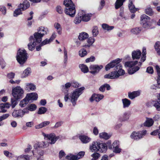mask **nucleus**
Segmentation results:
<instances>
[{
  "mask_svg": "<svg viewBox=\"0 0 160 160\" xmlns=\"http://www.w3.org/2000/svg\"><path fill=\"white\" fill-rule=\"evenodd\" d=\"M30 6V4L29 2L27 0H24L22 3H21L19 5V8H21L22 10H24Z\"/></svg>",
  "mask_w": 160,
  "mask_h": 160,
  "instance_id": "obj_19",
  "label": "nucleus"
},
{
  "mask_svg": "<svg viewBox=\"0 0 160 160\" xmlns=\"http://www.w3.org/2000/svg\"><path fill=\"white\" fill-rule=\"evenodd\" d=\"M50 123V122L48 121H44L41 123L35 126V128L36 129L41 128L48 125Z\"/></svg>",
  "mask_w": 160,
  "mask_h": 160,
  "instance_id": "obj_32",
  "label": "nucleus"
},
{
  "mask_svg": "<svg viewBox=\"0 0 160 160\" xmlns=\"http://www.w3.org/2000/svg\"><path fill=\"white\" fill-rule=\"evenodd\" d=\"M24 91L20 86H17L12 88V95L15 99L18 100L22 98Z\"/></svg>",
  "mask_w": 160,
  "mask_h": 160,
  "instance_id": "obj_4",
  "label": "nucleus"
},
{
  "mask_svg": "<svg viewBox=\"0 0 160 160\" xmlns=\"http://www.w3.org/2000/svg\"><path fill=\"white\" fill-rule=\"evenodd\" d=\"M154 123V121L152 119L149 118H147L146 121L144 123L145 126L149 127L152 126Z\"/></svg>",
  "mask_w": 160,
  "mask_h": 160,
  "instance_id": "obj_28",
  "label": "nucleus"
},
{
  "mask_svg": "<svg viewBox=\"0 0 160 160\" xmlns=\"http://www.w3.org/2000/svg\"><path fill=\"white\" fill-rule=\"evenodd\" d=\"M6 64V62L3 59H0V65L2 69H3L5 68Z\"/></svg>",
  "mask_w": 160,
  "mask_h": 160,
  "instance_id": "obj_63",
  "label": "nucleus"
},
{
  "mask_svg": "<svg viewBox=\"0 0 160 160\" xmlns=\"http://www.w3.org/2000/svg\"><path fill=\"white\" fill-rule=\"evenodd\" d=\"M150 18L145 14H142L140 17V20L143 28L148 29L152 26V23L150 21Z\"/></svg>",
  "mask_w": 160,
  "mask_h": 160,
  "instance_id": "obj_5",
  "label": "nucleus"
},
{
  "mask_svg": "<svg viewBox=\"0 0 160 160\" xmlns=\"http://www.w3.org/2000/svg\"><path fill=\"white\" fill-rule=\"evenodd\" d=\"M29 102L30 100H35L37 99L38 95L37 93L32 92L27 94L25 97Z\"/></svg>",
  "mask_w": 160,
  "mask_h": 160,
  "instance_id": "obj_15",
  "label": "nucleus"
},
{
  "mask_svg": "<svg viewBox=\"0 0 160 160\" xmlns=\"http://www.w3.org/2000/svg\"><path fill=\"white\" fill-rule=\"evenodd\" d=\"M140 62H138L137 61H128L126 62L124 64L125 67L132 68L128 69V72L130 74H132L138 71L142 65Z\"/></svg>",
  "mask_w": 160,
  "mask_h": 160,
  "instance_id": "obj_2",
  "label": "nucleus"
},
{
  "mask_svg": "<svg viewBox=\"0 0 160 160\" xmlns=\"http://www.w3.org/2000/svg\"><path fill=\"white\" fill-rule=\"evenodd\" d=\"M66 158L69 160H78L79 159L77 155H73L72 154H70L66 156Z\"/></svg>",
  "mask_w": 160,
  "mask_h": 160,
  "instance_id": "obj_44",
  "label": "nucleus"
},
{
  "mask_svg": "<svg viewBox=\"0 0 160 160\" xmlns=\"http://www.w3.org/2000/svg\"><path fill=\"white\" fill-rule=\"evenodd\" d=\"M128 7L130 11L131 12L134 13L138 10V9L136 8L132 4V1L131 0L129 1Z\"/></svg>",
  "mask_w": 160,
  "mask_h": 160,
  "instance_id": "obj_31",
  "label": "nucleus"
},
{
  "mask_svg": "<svg viewBox=\"0 0 160 160\" xmlns=\"http://www.w3.org/2000/svg\"><path fill=\"white\" fill-rule=\"evenodd\" d=\"M0 11L3 15H5L6 12V9L5 7L3 6H0Z\"/></svg>",
  "mask_w": 160,
  "mask_h": 160,
  "instance_id": "obj_62",
  "label": "nucleus"
},
{
  "mask_svg": "<svg viewBox=\"0 0 160 160\" xmlns=\"http://www.w3.org/2000/svg\"><path fill=\"white\" fill-rule=\"evenodd\" d=\"M99 136L101 139L107 140L110 138L111 135L106 132H102L99 133Z\"/></svg>",
  "mask_w": 160,
  "mask_h": 160,
  "instance_id": "obj_29",
  "label": "nucleus"
},
{
  "mask_svg": "<svg viewBox=\"0 0 160 160\" xmlns=\"http://www.w3.org/2000/svg\"><path fill=\"white\" fill-rule=\"evenodd\" d=\"M40 33L38 32H35L34 34V37H33V41H35L38 43H39L41 42L42 40V38L43 37Z\"/></svg>",
  "mask_w": 160,
  "mask_h": 160,
  "instance_id": "obj_17",
  "label": "nucleus"
},
{
  "mask_svg": "<svg viewBox=\"0 0 160 160\" xmlns=\"http://www.w3.org/2000/svg\"><path fill=\"white\" fill-rule=\"evenodd\" d=\"M51 42L50 40L49 39H48L47 38L43 41L41 43V46H43L45 45L46 44L49 43Z\"/></svg>",
  "mask_w": 160,
  "mask_h": 160,
  "instance_id": "obj_60",
  "label": "nucleus"
},
{
  "mask_svg": "<svg viewBox=\"0 0 160 160\" xmlns=\"http://www.w3.org/2000/svg\"><path fill=\"white\" fill-rule=\"evenodd\" d=\"M121 60L119 58H117L113 60L109 63L108 64L105 66V70L107 71L109 70L111 68H112L114 67H116L118 65H119V63L121 62Z\"/></svg>",
  "mask_w": 160,
  "mask_h": 160,
  "instance_id": "obj_9",
  "label": "nucleus"
},
{
  "mask_svg": "<svg viewBox=\"0 0 160 160\" xmlns=\"http://www.w3.org/2000/svg\"><path fill=\"white\" fill-rule=\"evenodd\" d=\"M145 12L146 14L150 16L152 15L153 14V12L150 7L147 8L145 9Z\"/></svg>",
  "mask_w": 160,
  "mask_h": 160,
  "instance_id": "obj_55",
  "label": "nucleus"
},
{
  "mask_svg": "<svg viewBox=\"0 0 160 160\" xmlns=\"http://www.w3.org/2000/svg\"><path fill=\"white\" fill-rule=\"evenodd\" d=\"M79 68L81 71L84 73H87L89 71L88 68L85 65L83 64L80 65Z\"/></svg>",
  "mask_w": 160,
  "mask_h": 160,
  "instance_id": "obj_45",
  "label": "nucleus"
},
{
  "mask_svg": "<svg viewBox=\"0 0 160 160\" xmlns=\"http://www.w3.org/2000/svg\"><path fill=\"white\" fill-rule=\"evenodd\" d=\"M92 157V160H97L100 157V154L98 153H94L91 155Z\"/></svg>",
  "mask_w": 160,
  "mask_h": 160,
  "instance_id": "obj_58",
  "label": "nucleus"
},
{
  "mask_svg": "<svg viewBox=\"0 0 160 160\" xmlns=\"http://www.w3.org/2000/svg\"><path fill=\"white\" fill-rule=\"evenodd\" d=\"M11 106V104L9 102L6 103H2L0 104V108L1 111L0 112H6L7 110L4 109V108H9Z\"/></svg>",
  "mask_w": 160,
  "mask_h": 160,
  "instance_id": "obj_20",
  "label": "nucleus"
},
{
  "mask_svg": "<svg viewBox=\"0 0 160 160\" xmlns=\"http://www.w3.org/2000/svg\"><path fill=\"white\" fill-rule=\"evenodd\" d=\"M63 4L65 6V8L75 6V5L71 0H64Z\"/></svg>",
  "mask_w": 160,
  "mask_h": 160,
  "instance_id": "obj_38",
  "label": "nucleus"
},
{
  "mask_svg": "<svg viewBox=\"0 0 160 160\" xmlns=\"http://www.w3.org/2000/svg\"><path fill=\"white\" fill-rule=\"evenodd\" d=\"M129 114L127 112H125L119 119L121 121H125L128 120L129 117Z\"/></svg>",
  "mask_w": 160,
  "mask_h": 160,
  "instance_id": "obj_34",
  "label": "nucleus"
},
{
  "mask_svg": "<svg viewBox=\"0 0 160 160\" xmlns=\"http://www.w3.org/2000/svg\"><path fill=\"white\" fill-rule=\"evenodd\" d=\"M22 10L21 8H19L16 9L14 11L13 16L14 17H17L18 15L22 14Z\"/></svg>",
  "mask_w": 160,
  "mask_h": 160,
  "instance_id": "obj_57",
  "label": "nucleus"
},
{
  "mask_svg": "<svg viewBox=\"0 0 160 160\" xmlns=\"http://www.w3.org/2000/svg\"><path fill=\"white\" fill-rule=\"evenodd\" d=\"M31 70L30 68H28L25 69L22 74V77L25 78L28 76L31 73Z\"/></svg>",
  "mask_w": 160,
  "mask_h": 160,
  "instance_id": "obj_30",
  "label": "nucleus"
},
{
  "mask_svg": "<svg viewBox=\"0 0 160 160\" xmlns=\"http://www.w3.org/2000/svg\"><path fill=\"white\" fill-rule=\"evenodd\" d=\"M28 113L29 112L27 109L24 108L23 110L20 109L14 110L12 113V115L15 118L22 117L25 114Z\"/></svg>",
  "mask_w": 160,
  "mask_h": 160,
  "instance_id": "obj_8",
  "label": "nucleus"
},
{
  "mask_svg": "<svg viewBox=\"0 0 160 160\" xmlns=\"http://www.w3.org/2000/svg\"><path fill=\"white\" fill-rule=\"evenodd\" d=\"M27 58V53L25 49L21 48L18 50L16 55V59L20 64L22 65L24 64L26 61Z\"/></svg>",
  "mask_w": 160,
  "mask_h": 160,
  "instance_id": "obj_3",
  "label": "nucleus"
},
{
  "mask_svg": "<svg viewBox=\"0 0 160 160\" xmlns=\"http://www.w3.org/2000/svg\"><path fill=\"white\" fill-rule=\"evenodd\" d=\"M98 151L103 152H105L107 149V145L105 143H99Z\"/></svg>",
  "mask_w": 160,
  "mask_h": 160,
  "instance_id": "obj_25",
  "label": "nucleus"
},
{
  "mask_svg": "<svg viewBox=\"0 0 160 160\" xmlns=\"http://www.w3.org/2000/svg\"><path fill=\"white\" fill-rule=\"evenodd\" d=\"M88 37L89 35L87 33L83 32L80 33L78 39L80 41H83L86 39Z\"/></svg>",
  "mask_w": 160,
  "mask_h": 160,
  "instance_id": "obj_33",
  "label": "nucleus"
},
{
  "mask_svg": "<svg viewBox=\"0 0 160 160\" xmlns=\"http://www.w3.org/2000/svg\"><path fill=\"white\" fill-rule=\"evenodd\" d=\"M125 0H117L115 3V8L118 9L122 5L123 2Z\"/></svg>",
  "mask_w": 160,
  "mask_h": 160,
  "instance_id": "obj_43",
  "label": "nucleus"
},
{
  "mask_svg": "<svg viewBox=\"0 0 160 160\" xmlns=\"http://www.w3.org/2000/svg\"><path fill=\"white\" fill-rule=\"evenodd\" d=\"M103 98L104 96L103 95L94 94L92 95L89 98V100L91 102H92L94 101L98 102L102 99Z\"/></svg>",
  "mask_w": 160,
  "mask_h": 160,
  "instance_id": "obj_12",
  "label": "nucleus"
},
{
  "mask_svg": "<svg viewBox=\"0 0 160 160\" xmlns=\"http://www.w3.org/2000/svg\"><path fill=\"white\" fill-rule=\"evenodd\" d=\"M37 108L36 105L34 104H31L29 105L28 108H26L28 110V111L29 112V111H35Z\"/></svg>",
  "mask_w": 160,
  "mask_h": 160,
  "instance_id": "obj_51",
  "label": "nucleus"
},
{
  "mask_svg": "<svg viewBox=\"0 0 160 160\" xmlns=\"http://www.w3.org/2000/svg\"><path fill=\"white\" fill-rule=\"evenodd\" d=\"M119 77L117 71H115L111 72L108 74H106L104 76L105 78L113 79L117 78Z\"/></svg>",
  "mask_w": 160,
  "mask_h": 160,
  "instance_id": "obj_14",
  "label": "nucleus"
},
{
  "mask_svg": "<svg viewBox=\"0 0 160 160\" xmlns=\"http://www.w3.org/2000/svg\"><path fill=\"white\" fill-rule=\"evenodd\" d=\"M28 100L25 98L20 102L19 105L20 107L22 108L24 107L28 103Z\"/></svg>",
  "mask_w": 160,
  "mask_h": 160,
  "instance_id": "obj_49",
  "label": "nucleus"
},
{
  "mask_svg": "<svg viewBox=\"0 0 160 160\" xmlns=\"http://www.w3.org/2000/svg\"><path fill=\"white\" fill-rule=\"evenodd\" d=\"M42 134L45 138H47V142L51 144H54L59 138V137L56 136L54 133L46 134L43 132Z\"/></svg>",
  "mask_w": 160,
  "mask_h": 160,
  "instance_id": "obj_6",
  "label": "nucleus"
},
{
  "mask_svg": "<svg viewBox=\"0 0 160 160\" xmlns=\"http://www.w3.org/2000/svg\"><path fill=\"white\" fill-rule=\"evenodd\" d=\"M50 144L48 142H42L40 144V147L43 148H47L49 146Z\"/></svg>",
  "mask_w": 160,
  "mask_h": 160,
  "instance_id": "obj_59",
  "label": "nucleus"
},
{
  "mask_svg": "<svg viewBox=\"0 0 160 160\" xmlns=\"http://www.w3.org/2000/svg\"><path fill=\"white\" fill-rule=\"evenodd\" d=\"M33 36H31L30 37V42L28 44V46L29 49L32 51L34 49L35 47L38 43L33 41Z\"/></svg>",
  "mask_w": 160,
  "mask_h": 160,
  "instance_id": "obj_16",
  "label": "nucleus"
},
{
  "mask_svg": "<svg viewBox=\"0 0 160 160\" xmlns=\"http://www.w3.org/2000/svg\"><path fill=\"white\" fill-rule=\"evenodd\" d=\"M17 100L14 99V98H12L11 99V106L12 108H14L16 106L17 104Z\"/></svg>",
  "mask_w": 160,
  "mask_h": 160,
  "instance_id": "obj_56",
  "label": "nucleus"
},
{
  "mask_svg": "<svg viewBox=\"0 0 160 160\" xmlns=\"http://www.w3.org/2000/svg\"><path fill=\"white\" fill-rule=\"evenodd\" d=\"M47 108L43 107H42L39 108L37 113L38 114H45L47 111Z\"/></svg>",
  "mask_w": 160,
  "mask_h": 160,
  "instance_id": "obj_46",
  "label": "nucleus"
},
{
  "mask_svg": "<svg viewBox=\"0 0 160 160\" xmlns=\"http://www.w3.org/2000/svg\"><path fill=\"white\" fill-rule=\"evenodd\" d=\"M72 86L74 88H78L79 86L78 83L76 81H73L71 82Z\"/></svg>",
  "mask_w": 160,
  "mask_h": 160,
  "instance_id": "obj_64",
  "label": "nucleus"
},
{
  "mask_svg": "<svg viewBox=\"0 0 160 160\" xmlns=\"http://www.w3.org/2000/svg\"><path fill=\"white\" fill-rule=\"evenodd\" d=\"M122 67L121 65V64L118 65L117 66H116L115 70L116 71L118 70L117 71V72L118 73V75L119 77L120 76H122L125 73V72L124 70L122 69Z\"/></svg>",
  "mask_w": 160,
  "mask_h": 160,
  "instance_id": "obj_24",
  "label": "nucleus"
},
{
  "mask_svg": "<svg viewBox=\"0 0 160 160\" xmlns=\"http://www.w3.org/2000/svg\"><path fill=\"white\" fill-rule=\"evenodd\" d=\"M32 158L31 156L28 155H22L19 156L17 160H30Z\"/></svg>",
  "mask_w": 160,
  "mask_h": 160,
  "instance_id": "obj_37",
  "label": "nucleus"
},
{
  "mask_svg": "<svg viewBox=\"0 0 160 160\" xmlns=\"http://www.w3.org/2000/svg\"><path fill=\"white\" fill-rule=\"evenodd\" d=\"M63 52L64 54V62L65 63H67L68 61V52L67 49L65 47H64L63 48Z\"/></svg>",
  "mask_w": 160,
  "mask_h": 160,
  "instance_id": "obj_53",
  "label": "nucleus"
},
{
  "mask_svg": "<svg viewBox=\"0 0 160 160\" xmlns=\"http://www.w3.org/2000/svg\"><path fill=\"white\" fill-rule=\"evenodd\" d=\"M92 32L93 37H96L99 33V30L97 26L93 27Z\"/></svg>",
  "mask_w": 160,
  "mask_h": 160,
  "instance_id": "obj_47",
  "label": "nucleus"
},
{
  "mask_svg": "<svg viewBox=\"0 0 160 160\" xmlns=\"http://www.w3.org/2000/svg\"><path fill=\"white\" fill-rule=\"evenodd\" d=\"M103 68V66L102 65H91L89 67V72L92 75H95L98 73Z\"/></svg>",
  "mask_w": 160,
  "mask_h": 160,
  "instance_id": "obj_7",
  "label": "nucleus"
},
{
  "mask_svg": "<svg viewBox=\"0 0 160 160\" xmlns=\"http://www.w3.org/2000/svg\"><path fill=\"white\" fill-rule=\"evenodd\" d=\"M54 27L56 29L57 32L59 34H61L62 33V28L61 25L57 22H56L54 24Z\"/></svg>",
  "mask_w": 160,
  "mask_h": 160,
  "instance_id": "obj_36",
  "label": "nucleus"
},
{
  "mask_svg": "<svg viewBox=\"0 0 160 160\" xmlns=\"http://www.w3.org/2000/svg\"><path fill=\"white\" fill-rule=\"evenodd\" d=\"M99 142H93L89 146V149L92 152H97L98 151Z\"/></svg>",
  "mask_w": 160,
  "mask_h": 160,
  "instance_id": "obj_13",
  "label": "nucleus"
},
{
  "mask_svg": "<svg viewBox=\"0 0 160 160\" xmlns=\"http://www.w3.org/2000/svg\"><path fill=\"white\" fill-rule=\"evenodd\" d=\"M153 106L156 108V110L158 111H160V101H153Z\"/></svg>",
  "mask_w": 160,
  "mask_h": 160,
  "instance_id": "obj_50",
  "label": "nucleus"
},
{
  "mask_svg": "<svg viewBox=\"0 0 160 160\" xmlns=\"http://www.w3.org/2000/svg\"><path fill=\"white\" fill-rule=\"evenodd\" d=\"M79 138L83 143H87L91 140V138L86 135H80L79 137Z\"/></svg>",
  "mask_w": 160,
  "mask_h": 160,
  "instance_id": "obj_18",
  "label": "nucleus"
},
{
  "mask_svg": "<svg viewBox=\"0 0 160 160\" xmlns=\"http://www.w3.org/2000/svg\"><path fill=\"white\" fill-rule=\"evenodd\" d=\"M102 26L103 29L107 31H110L114 28V26H109L108 24L105 23L102 24Z\"/></svg>",
  "mask_w": 160,
  "mask_h": 160,
  "instance_id": "obj_42",
  "label": "nucleus"
},
{
  "mask_svg": "<svg viewBox=\"0 0 160 160\" xmlns=\"http://www.w3.org/2000/svg\"><path fill=\"white\" fill-rule=\"evenodd\" d=\"M95 58L94 56H91L90 57L87 58L85 60V62L87 63L90 62H93L95 60Z\"/></svg>",
  "mask_w": 160,
  "mask_h": 160,
  "instance_id": "obj_61",
  "label": "nucleus"
},
{
  "mask_svg": "<svg viewBox=\"0 0 160 160\" xmlns=\"http://www.w3.org/2000/svg\"><path fill=\"white\" fill-rule=\"evenodd\" d=\"M124 108L128 107L131 104V101L127 98L122 100Z\"/></svg>",
  "mask_w": 160,
  "mask_h": 160,
  "instance_id": "obj_41",
  "label": "nucleus"
},
{
  "mask_svg": "<svg viewBox=\"0 0 160 160\" xmlns=\"http://www.w3.org/2000/svg\"><path fill=\"white\" fill-rule=\"evenodd\" d=\"M95 39L92 37H90L88 39L87 42L88 44L83 45L82 47L85 48H88L90 47L95 42Z\"/></svg>",
  "mask_w": 160,
  "mask_h": 160,
  "instance_id": "obj_23",
  "label": "nucleus"
},
{
  "mask_svg": "<svg viewBox=\"0 0 160 160\" xmlns=\"http://www.w3.org/2000/svg\"><path fill=\"white\" fill-rule=\"evenodd\" d=\"M25 85V88L26 90L33 91L36 89L35 85L32 83H26Z\"/></svg>",
  "mask_w": 160,
  "mask_h": 160,
  "instance_id": "obj_22",
  "label": "nucleus"
},
{
  "mask_svg": "<svg viewBox=\"0 0 160 160\" xmlns=\"http://www.w3.org/2000/svg\"><path fill=\"white\" fill-rule=\"evenodd\" d=\"M130 137L131 138L134 140H137L141 139L139 132H133L130 135Z\"/></svg>",
  "mask_w": 160,
  "mask_h": 160,
  "instance_id": "obj_39",
  "label": "nucleus"
},
{
  "mask_svg": "<svg viewBox=\"0 0 160 160\" xmlns=\"http://www.w3.org/2000/svg\"><path fill=\"white\" fill-rule=\"evenodd\" d=\"M140 94V91H134L132 92H129L128 96L130 99H132L135 97L139 96Z\"/></svg>",
  "mask_w": 160,
  "mask_h": 160,
  "instance_id": "obj_26",
  "label": "nucleus"
},
{
  "mask_svg": "<svg viewBox=\"0 0 160 160\" xmlns=\"http://www.w3.org/2000/svg\"><path fill=\"white\" fill-rule=\"evenodd\" d=\"M79 15L81 17L82 21L84 22H87L89 21L92 16V14L86 13L83 11H81L79 12Z\"/></svg>",
  "mask_w": 160,
  "mask_h": 160,
  "instance_id": "obj_10",
  "label": "nucleus"
},
{
  "mask_svg": "<svg viewBox=\"0 0 160 160\" xmlns=\"http://www.w3.org/2000/svg\"><path fill=\"white\" fill-rule=\"evenodd\" d=\"M82 21V18L79 15V12H78V15L75 17L73 22L76 24H78L80 23Z\"/></svg>",
  "mask_w": 160,
  "mask_h": 160,
  "instance_id": "obj_48",
  "label": "nucleus"
},
{
  "mask_svg": "<svg viewBox=\"0 0 160 160\" xmlns=\"http://www.w3.org/2000/svg\"><path fill=\"white\" fill-rule=\"evenodd\" d=\"M146 49L145 48H143V50L142 51V55L141 57V62H144L146 60Z\"/></svg>",
  "mask_w": 160,
  "mask_h": 160,
  "instance_id": "obj_54",
  "label": "nucleus"
},
{
  "mask_svg": "<svg viewBox=\"0 0 160 160\" xmlns=\"http://www.w3.org/2000/svg\"><path fill=\"white\" fill-rule=\"evenodd\" d=\"M42 36L47 34L48 32V29L47 28L41 27L39 28L38 32Z\"/></svg>",
  "mask_w": 160,
  "mask_h": 160,
  "instance_id": "obj_27",
  "label": "nucleus"
},
{
  "mask_svg": "<svg viewBox=\"0 0 160 160\" xmlns=\"http://www.w3.org/2000/svg\"><path fill=\"white\" fill-rule=\"evenodd\" d=\"M65 13L71 17H74L76 13L75 6L65 8Z\"/></svg>",
  "mask_w": 160,
  "mask_h": 160,
  "instance_id": "obj_11",
  "label": "nucleus"
},
{
  "mask_svg": "<svg viewBox=\"0 0 160 160\" xmlns=\"http://www.w3.org/2000/svg\"><path fill=\"white\" fill-rule=\"evenodd\" d=\"M141 30V28L139 27H135L132 28L130 30V32L132 34L138 35L140 33Z\"/></svg>",
  "mask_w": 160,
  "mask_h": 160,
  "instance_id": "obj_35",
  "label": "nucleus"
},
{
  "mask_svg": "<svg viewBox=\"0 0 160 160\" xmlns=\"http://www.w3.org/2000/svg\"><path fill=\"white\" fill-rule=\"evenodd\" d=\"M154 47L158 54L160 55V42L158 41L156 42Z\"/></svg>",
  "mask_w": 160,
  "mask_h": 160,
  "instance_id": "obj_52",
  "label": "nucleus"
},
{
  "mask_svg": "<svg viewBox=\"0 0 160 160\" xmlns=\"http://www.w3.org/2000/svg\"><path fill=\"white\" fill-rule=\"evenodd\" d=\"M84 89V88L82 87L75 89L70 93H68V90H67V92H64V101L66 102H70L73 106H75L78 98L82 94Z\"/></svg>",
  "mask_w": 160,
  "mask_h": 160,
  "instance_id": "obj_1",
  "label": "nucleus"
},
{
  "mask_svg": "<svg viewBox=\"0 0 160 160\" xmlns=\"http://www.w3.org/2000/svg\"><path fill=\"white\" fill-rule=\"evenodd\" d=\"M141 52L138 50L133 51L132 53V57L133 59H139L141 56Z\"/></svg>",
  "mask_w": 160,
  "mask_h": 160,
  "instance_id": "obj_21",
  "label": "nucleus"
},
{
  "mask_svg": "<svg viewBox=\"0 0 160 160\" xmlns=\"http://www.w3.org/2000/svg\"><path fill=\"white\" fill-rule=\"evenodd\" d=\"M87 52L84 48H82L78 52V55L81 57H84L87 54Z\"/></svg>",
  "mask_w": 160,
  "mask_h": 160,
  "instance_id": "obj_40",
  "label": "nucleus"
}]
</instances>
